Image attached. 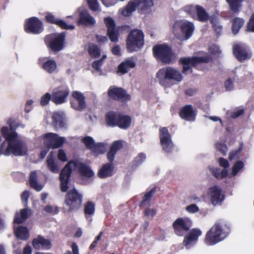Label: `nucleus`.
I'll return each instance as SVG.
<instances>
[{
  "instance_id": "obj_1",
  "label": "nucleus",
  "mask_w": 254,
  "mask_h": 254,
  "mask_svg": "<svg viewBox=\"0 0 254 254\" xmlns=\"http://www.w3.org/2000/svg\"><path fill=\"white\" fill-rule=\"evenodd\" d=\"M1 133L5 141L0 145V156H6L11 154L15 156H22L27 155L28 148L26 143L18 138V133L14 130L9 129L7 127H2Z\"/></svg>"
},
{
  "instance_id": "obj_2",
  "label": "nucleus",
  "mask_w": 254,
  "mask_h": 254,
  "mask_svg": "<svg viewBox=\"0 0 254 254\" xmlns=\"http://www.w3.org/2000/svg\"><path fill=\"white\" fill-rule=\"evenodd\" d=\"M74 169H77L82 176L86 178H90L94 175L92 170L84 164L76 161L69 162L62 170L60 174L61 190L62 191H66L69 187L68 179L71 171Z\"/></svg>"
},
{
  "instance_id": "obj_3",
  "label": "nucleus",
  "mask_w": 254,
  "mask_h": 254,
  "mask_svg": "<svg viewBox=\"0 0 254 254\" xmlns=\"http://www.w3.org/2000/svg\"><path fill=\"white\" fill-rule=\"evenodd\" d=\"M194 29L193 23L188 21H177L173 28L176 38L182 41L189 39L192 36Z\"/></svg>"
},
{
  "instance_id": "obj_4",
  "label": "nucleus",
  "mask_w": 254,
  "mask_h": 254,
  "mask_svg": "<svg viewBox=\"0 0 254 254\" xmlns=\"http://www.w3.org/2000/svg\"><path fill=\"white\" fill-rule=\"evenodd\" d=\"M156 77L162 85H164L165 80H173L180 82L183 79L180 72L171 67L160 69L156 73Z\"/></svg>"
},
{
  "instance_id": "obj_5",
  "label": "nucleus",
  "mask_w": 254,
  "mask_h": 254,
  "mask_svg": "<svg viewBox=\"0 0 254 254\" xmlns=\"http://www.w3.org/2000/svg\"><path fill=\"white\" fill-rule=\"evenodd\" d=\"M129 1L126 7L122 11V14L125 16H129L132 12L138 8L140 12L150 8L153 5L152 0H133Z\"/></svg>"
},
{
  "instance_id": "obj_6",
  "label": "nucleus",
  "mask_w": 254,
  "mask_h": 254,
  "mask_svg": "<svg viewBox=\"0 0 254 254\" xmlns=\"http://www.w3.org/2000/svg\"><path fill=\"white\" fill-rule=\"evenodd\" d=\"M144 44L143 32L139 30H132L128 36L127 40V48L129 52L136 51Z\"/></svg>"
},
{
  "instance_id": "obj_7",
  "label": "nucleus",
  "mask_w": 254,
  "mask_h": 254,
  "mask_svg": "<svg viewBox=\"0 0 254 254\" xmlns=\"http://www.w3.org/2000/svg\"><path fill=\"white\" fill-rule=\"evenodd\" d=\"M210 61V57L209 56L204 57H192L181 58L180 62L183 65L182 73L187 74L189 72L191 73L192 70L191 66H195L201 63H208Z\"/></svg>"
},
{
  "instance_id": "obj_8",
  "label": "nucleus",
  "mask_w": 254,
  "mask_h": 254,
  "mask_svg": "<svg viewBox=\"0 0 254 254\" xmlns=\"http://www.w3.org/2000/svg\"><path fill=\"white\" fill-rule=\"evenodd\" d=\"M226 236L221 226L215 223L206 234L205 242L207 245H214L222 241Z\"/></svg>"
},
{
  "instance_id": "obj_9",
  "label": "nucleus",
  "mask_w": 254,
  "mask_h": 254,
  "mask_svg": "<svg viewBox=\"0 0 254 254\" xmlns=\"http://www.w3.org/2000/svg\"><path fill=\"white\" fill-rule=\"evenodd\" d=\"M23 27L25 32L33 35L39 34L44 29L42 21L35 16L26 19L24 22Z\"/></svg>"
},
{
  "instance_id": "obj_10",
  "label": "nucleus",
  "mask_w": 254,
  "mask_h": 254,
  "mask_svg": "<svg viewBox=\"0 0 254 254\" xmlns=\"http://www.w3.org/2000/svg\"><path fill=\"white\" fill-rule=\"evenodd\" d=\"M154 56L161 62L170 64L173 61V55L169 47L166 45H156L153 48Z\"/></svg>"
},
{
  "instance_id": "obj_11",
  "label": "nucleus",
  "mask_w": 254,
  "mask_h": 254,
  "mask_svg": "<svg viewBox=\"0 0 254 254\" xmlns=\"http://www.w3.org/2000/svg\"><path fill=\"white\" fill-rule=\"evenodd\" d=\"M82 198V195L73 188L66 194L65 203L70 209H77L81 204Z\"/></svg>"
},
{
  "instance_id": "obj_12",
  "label": "nucleus",
  "mask_w": 254,
  "mask_h": 254,
  "mask_svg": "<svg viewBox=\"0 0 254 254\" xmlns=\"http://www.w3.org/2000/svg\"><path fill=\"white\" fill-rule=\"evenodd\" d=\"M191 225V221L188 218H178L173 223L175 232L178 236H183L185 234Z\"/></svg>"
},
{
  "instance_id": "obj_13",
  "label": "nucleus",
  "mask_w": 254,
  "mask_h": 254,
  "mask_svg": "<svg viewBox=\"0 0 254 254\" xmlns=\"http://www.w3.org/2000/svg\"><path fill=\"white\" fill-rule=\"evenodd\" d=\"M160 139L163 149L166 152H170L173 148V143L167 127H161L160 130Z\"/></svg>"
},
{
  "instance_id": "obj_14",
  "label": "nucleus",
  "mask_w": 254,
  "mask_h": 254,
  "mask_svg": "<svg viewBox=\"0 0 254 254\" xmlns=\"http://www.w3.org/2000/svg\"><path fill=\"white\" fill-rule=\"evenodd\" d=\"M64 33L62 32L60 34H56L54 37L51 39L49 46L53 52H58L64 48Z\"/></svg>"
},
{
  "instance_id": "obj_15",
  "label": "nucleus",
  "mask_w": 254,
  "mask_h": 254,
  "mask_svg": "<svg viewBox=\"0 0 254 254\" xmlns=\"http://www.w3.org/2000/svg\"><path fill=\"white\" fill-rule=\"evenodd\" d=\"M108 95L110 98L121 101H128L130 99L129 95L121 88L111 87L108 90Z\"/></svg>"
},
{
  "instance_id": "obj_16",
  "label": "nucleus",
  "mask_w": 254,
  "mask_h": 254,
  "mask_svg": "<svg viewBox=\"0 0 254 254\" xmlns=\"http://www.w3.org/2000/svg\"><path fill=\"white\" fill-rule=\"evenodd\" d=\"M68 94L69 91L66 88L56 90L54 92L52 96L49 94V101L52 100L56 104H63L66 102Z\"/></svg>"
},
{
  "instance_id": "obj_17",
  "label": "nucleus",
  "mask_w": 254,
  "mask_h": 254,
  "mask_svg": "<svg viewBox=\"0 0 254 254\" xmlns=\"http://www.w3.org/2000/svg\"><path fill=\"white\" fill-rule=\"evenodd\" d=\"M104 22L107 27V35L112 42H117L118 41V33L115 29V21L111 17L104 19Z\"/></svg>"
},
{
  "instance_id": "obj_18",
  "label": "nucleus",
  "mask_w": 254,
  "mask_h": 254,
  "mask_svg": "<svg viewBox=\"0 0 254 254\" xmlns=\"http://www.w3.org/2000/svg\"><path fill=\"white\" fill-rule=\"evenodd\" d=\"M72 97L74 100L71 102L72 108L78 111H81L86 108L85 97L81 93L76 91H74L72 93Z\"/></svg>"
},
{
  "instance_id": "obj_19",
  "label": "nucleus",
  "mask_w": 254,
  "mask_h": 254,
  "mask_svg": "<svg viewBox=\"0 0 254 254\" xmlns=\"http://www.w3.org/2000/svg\"><path fill=\"white\" fill-rule=\"evenodd\" d=\"M233 53L237 59L241 62L249 59L252 57V54L243 45H235L233 47Z\"/></svg>"
},
{
  "instance_id": "obj_20",
  "label": "nucleus",
  "mask_w": 254,
  "mask_h": 254,
  "mask_svg": "<svg viewBox=\"0 0 254 254\" xmlns=\"http://www.w3.org/2000/svg\"><path fill=\"white\" fill-rule=\"evenodd\" d=\"M208 194L211 198V201L213 205L220 204L224 199V196L221 192V189L217 186L210 188Z\"/></svg>"
},
{
  "instance_id": "obj_21",
  "label": "nucleus",
  "mask_w": 254,
  "mask_h": 254,
  "mask_svg": "<svg viewBox=\"0 0 254 254\" xmlns=\"http://www.w3.org/2000/svg\"><path fill=\"white\" fill-rule=\"evenodd\" d=\"M79 20L78 23L85 26H91L95 24V20L88 13L87 10L80 7L78 9Z\"/></svg>"
},
{
  "instance_id": "obj_22",
  "label": "nucleus",
  "mask_w": 254,
  "mask_h": 254,
  "mask_svg": "<svg viewBox=\"0 0 254 254\" xmlns=\"http://www.w3.org/2000/svg\"><path fill=\"white\" fill-rule=\"evenodd\" d=\"M52 120L55 127L63 128H67L65 116L63 112H55L52 116Z\"/></svg>"
},
{
  "instance_id": "obj_23",
  "label": "nucleus",
  "mask_w": 254,
  "mask_h": 254,
  "mask_svg": "<svg viewBox=\"0 0 254 254\" xmlns=\"http://www.w3.org/2000/svg\"><path fill=\"white\" fill-rule=\"evenodd\" d=\"M65 141L66 138L65 137H60L56 133L49 132V148H59Z\"/></svg>"
},
{
  "instance_id": "obj_24",
  "label": "nucleus",
  "mask_w": 254,
  "mask_h": 254,
  "mask_svg": "<svg viewBox=\"0 0 254 254\" xmlns=\"http://www.w3.org/2000/svg\"><path fill=\"white\" fill-rule=\"evenodd\" d=\"M201 231L198 229H192L188 234L187 236L185 237L183 241L184 245L187 247L190 244H191L193 242L197 241L199 236L201 235Z\"/></svg>"
},
{
  "instance_id": "obj_25",
  "label": "nucleus",
  "mask_w": 254,
  "mask_h": 254,
  "mask_svg": "<svg viewBox=\"0 0 254 254\" xmlns=\"http://www.w3.org/2000/svg\"><path fill=\"white\" fill-rule=\"evenodd\" d=\"M31 214V210L28 208H24L20 210L19 213L15 214L13 223L20 224L24 222Z\"/></svg>"
},
{
  "instance_id": "obj_26",
  "label": "nucleus",
  "mask_w": 254,
  "mask_h": 254,
  "mask_svg": "<svg viewBox=\"0 0 254 254\" xmlns=\"http://www.w3.org/2000/svg\"><path fill=\"white\" fill-rule=\"evenodd\" d=\"M122 147L123 143L121 140H116L113 142L110 147V151L107 155V158L111 163L114 161L115 155Z\"/></svg>"
},
{
  "instance_id": "obj_27",
  "label": "nucleus",
  "mask_w": 254,
  "mask_h": 254,
  "mask_svg": "<svg viewBox=\"0 0 254 254\" xmlns=\"http://www.w3.org/2000/svg\"><path fill=\"white\" fill-rule=\"evenodd\" d=\"M180 115L181 118L187 121H194L195 113L191 105H186L181 110Z\"/></svg>"
},
{
  "instance_id": "obj_28",
  "label": "nucleus",
  "mask_w": 254,
  "mask_h": 254,
  "mask_svg": "<svg viewBox=\"0 0 254 254\" xmlns=\"http://www.w3.org/2000/svg\"><path fill=\"white\" fill-rule=\"evenodd\" d=\"M14 234L17 239L26 241L29 237L30 234L28 229L25 226H18L14 230Z\"/></svg>"
},
{
  "instance_id": "obj_29",
  "label": "nucleus",
  "mask_w": 254,
  "mask_h": 254,
  "mask_svg": "<svg viewBox=\"0 0 254 254\" xmlns=\"http://www.w3.org/2000/svg\"><path fill=\"white\" fill-rule=\"evenodd\" d=\"M135 65V63L132 58H128L122 62L118 66V71L123 74L127 72L129 69Z\"/></svg>"
},
{
  "instance_id": "obj_30",
  "label": "nucleus",
  "mask_w": 254,
  "mask_h": 254,
  "mask_svg": "<svg viewBox=\"0 0 254 254\" xmlns=\"http://www.w3.org/2000/svg\"><path fill=\"white\" fill-rule=\"evenodd\" d=\"M135 65V63L132 58H128L122 62L118 66V71L123 74L127 72L129 69Z\"/></svg>"
},
{
  "instance_id": "obj_31",
  "label": "nucleus",
  "mask_w": 254,
  "mask_h": 254,
  "mask_svg": "<svg viewBox=\"0 0 254 254\" xmlns=\"http://www.w3.org/2000/svg\"><path fill=\"white\" fill-rule=\"evenodd\" d=\"M135 65V63L132 58H128L122 62L118 66V71L123 74L127 72L129 69Z\"/></svg>"
},
{
  "instance_id": "obj_32",
  "label": "nucleus",
  "mask_w": 254,
  "mask_h": 254,
  "mask_svg": "<svg viewBox=\"0 0 254 254\" xmlns=\"http://www.w3.org/2000/svg\"><path fill=\"white\" fill-rule=\"evenodd\" d=\"M29 181L31 188L38 191L42 190L43 186L38 183V176L36 171H32L30 173Z\"/></svg>"
},
{
  "instance_id": "obj_33",
  "label": "nucleus",
  "mask_w": 254,
  "mask_h": 254,
  "mask_svg": "<svg viewBox=\"0 0 254 254\" xmlns=\"http://www.w3.org/2000/svg\"><path fill=\"white\" fill-rule=\"evenodd\" d=\"M49 22L55 24L63 29H73L72 25H67L65 21L55 17L52 14L49 13Z\"/></svg>"
},
{
  "instance_id": "obj_34",
  "label": "nucleus",
  "mask_w": 254,
  "mask_h": 254,
  "mask_svg": "<svg viewBox=\"0 0 254 254\" xmlns=\"http://www.w3.org/2000/svg\"><path fill=\"white\" fill-rule=\"evenodd\" d=\"M114 167L112 163H107L100 170L98 175L101 178L111 176L113 174Z\"/></svg>"
},
{
  "instance_id": "obj_35",
  "label": "nucleus",
  "mask_w": 254,
  "mask_h": 254,
  "mask_svg": "<svg viewBox=\"0 0 254 254\" xmlns=\"http://www.w3.org/2000/svg\"><path fill=\"white\" fill-rule=\"evenodd\" d=\"M119 115L114 112H110L107 114L106 118L108 125L111 127L118 126Z\"/></svg>"
},
{
  "instance_id": "obj_36",
  "label": "nucleus",
  "mask_w": 254,
  "mask_h": 254,
  "mask_svg": "<svg viewBox=\"0 0 254 254\" xmlns=\"http://www.w3.org/2000/svg\"><path fill=\"white\" fill-rule=\"evenodd\" d=\"M196 13L197 14L196 15V17L195 19H197L201 22H206L210 18L205 9L201 6L199 5V6H197V10Z\"/></svg>"
},
{
  "instance_id": "obj_37",
  "label": "nucleus",
  "mask_w": 254,
  "mask_h": 254,
  "mask_svg": "<svg viewBox=\"0 0 254 254\" xmlns=\"http://www.w3.org/2000/svg\"><path fill=\"white\" fill-rule=\"evenodd\" d=\"M212 175L217 179H222L228 175V172L226 169L211 168L210 169Z\"/></svg>"
},
{
  "instance_id": "obj_38",
  "label": "nucleus",
  "mask_w": 254,
  "mask_h": 254,
  "mask_svg": "<svg viewBox=\"0 0 254 254\" xmlns=\"http://www.w3.org/2000/svg\"><path fill=\"white\" fill-rule=\"evenodd\" d=\"M32 245L34 249L39 250L41 247L48 245V240L39 235L32 240Z\"/></svg>"
},
{
  "instance_id": "obj_39",
  "label": "nucleus",
  "mask_w": 254,
  "mask_h": 254,
  "mask_svg": "<svg viewBox=\"0 0 254 254\" xmlns=\"http://www.w3.org/2000/svg\"><path fill=\"white\" fill-rule=\"evenodd\" d=\"M118 127L122 128H127L130 126L131 118L127 116L119 115Z\"/></svg>"
},
{
  "instance_id": "obj_40",
  "label": "nucleus",
  "mask_w": 254,
  "mask_h": 254,
  "mask_svg": "<svg viewBox=\"0 0 254 254\" xmlns=\"http://www.w3.org/2000/svg\"><path fill=\"white\" fill-rule=\"evenodd\" d=\"M244 23V20L241 18L236 17L233 19L232 30L234 34H236L239 32Z\"/></svg>"
},
{
  "instance_id": "obj_41",
  "label": "nucleus",
  "mask_w": 254,
  "mask_h": 254,
  "mask_svg": "<svg viewBox=\"0 0 254 254\" xmlns=\"http://www.w3.org/2000/svg\"><path fill=\"white\" fill-rule=\"evenodd\" d=\"M197 6L199 5H187L182 7V10L190 15L192 18L195 19Z\"/></svg>"
},
{
  "instance_id": "obj_42",
  "label": "nucleus",
  "mask_w": 254,
  "mask_h": 254,
  "mask_svg": "<svg viewBox=\"0 0 254 254\" xmlns=\"http://www.w3.org/2000/svg\"><path fill=\"white\" fill-rule=\"evenodd\" d=\"M244 0H226L229 3L231 10L234 13L239 11V8L241 7V2Z\"/></svg>"
},
{
  "instance_id": "obj_43",
  "label": "nucleus",
  "mask_w": 254,
  "mask_h": 254,
  "mask_svg": "<svg viewBox=\"0 0 254 254\" xmlns=\"http://www.w3.org/2000/svg\"><path fill=\"white\" fill-rule=\"evenodd\" d=\"M88 52L91 56L98 58L100 55V50L98 47L94 44H90L88 46Z\"/></svg>"
},
{
  "instance_id": "obj_44",
  "label": "nucleus",
  "mask_w": 254,
  "mask_h": 254,
  "mask_svg": "<svg viewBox=\"0 0 254 254\" xmlns=\"http://www.w3.org/2000/svg\"><path fill=\"white\" fill-rule=\"evenodd\" d=\"M106 144L104 143H97L95 144L91 150L93 152L96 154H103L106 149Z\"/></svg>"
},
{
  "instance_id": "obj_45",
  "label": "nucleus",
  "mask_w": 254,
  "mask_h": 254,
  "mask_svg": "<svg viewBox=\"0 0 254 254\" xmlns=\"http://www.w3.org/2000/svg\"><path fill=\"white\" fill-rule=\"evenodd\" d=\"M81 141L85 144L87 148L90 149L91 150L96 144L93 138L90 136H86L83 138Z\"/></svg>"
},
{
  "instance_id": "obj_46",
  "label": "nucleus",
  "mask_w": 254,
  "mask_h": 254,
  "mask_svg": "<svg viewBox=\"0 0 254 254\" xmlns=\"http://www.w3.org/2000/svg\"><path fill=\"white\" fill-rule=\"evenodd\" d=\"M210 22L212 25L214 30L217 34H220L222 31V26L216 18H211Z\"/></svg>"
},
{
  "instance_id": "obj_47",
  "label": "nucleus",
  "mask_w": 254,
  "mask_h": 254,
  "mask_svg": "<svg viewBox=\"0 0 254 254\" xmlns=\"http://www.w3.org/2000/svg\"><path fill=\"white\" fill-rule=\"evenodd\" d=\"M95 210L94 204L91 202H88L84 206V212L86 215L92 214Z\"/></svg>"
},
{
  "instance_id": "obj_48",
  "label": "nucleus",
  "mask_w": 254,
  "mask_h": 254,
  "mask_svg": "<svg viewBox=\"0 0 254 254\" xmlns=\"http://www.w3.org/2000/svg\"><path fill=\"white\" fill-rule=\"evenodd\" d=\"M156 192V189L155 188H152L150 191L147 192L144 195L143 199L140 203V206H142L146 201H149L153 196V195Z\"/></svg>"
},
{
  "instance_id": "obj_49",
  "label": "nucleus",
  "mask_w": 254,
  "mask_h": 254,
  "mask_svg": "<svg viewBox=\"0 0 254 254\" xmlns=\"http://www.w3.org/2000/svg\"><path fill=\"white\" fill-rule=\"evenodd\" d=\"M244 164L242 161H238L234 165L232 168V175L235 176L238 172L243 168Z\"/></svg>"
},
{
  "instance_id": "obj_50",
  "label": "nucleus",
  "mask_w": 254,
  "mask_h": 254,
  "mask_svg": "<svg viewBox=\"0 0 254 254\" xmlns=\"http://www.w3.org/2000/svg\"><path fill=\"white\" fill-rule=\"evenodd\" d=\"M244 113L243 109H240L237 110H235L234 111H228L227 112V115L231 117L233 119H236L241 115H242Z\"/></svg>"
},
{
  "instance_id": "obj_51",
  "label": "nucleus",
  "mask_w": 254,
  "mask_h": 254,
  "mask_svg": "<svg viewBox=\"0 0 254 254\" xmlns=\"http://www.w3.org/2000/svg\"><path fill=\"white\" fill-rule=\"evenodd\" d=\"M90 9L93 11H97L99 9V4L97 0H86Z\"/></svg>"
},
{
  "instance_id": "obj_52",
  "label": "nucleus",
  "mask_w": 254,
  "mask_h": 254,
  "mask_svg": "<svg viewBox=\"0 0 254 254\" xmlns=\"http://www.w3.org/2000/svg\"><path fill=\"white\" fill-rule=\"evenodd\" d=\"M106 58V56L103 55L100 60L95 61L92 63V67L96 70L99 71L100 70V67L103 64V61Z\"/></svg>"
},
{
  "instance_id": "obj_53",
  "label": "nucleus",
  "mask_w": 254,
  "mask_h": 254,
  "mask_svg": "<svg viewBox=\"0 0 254 254\" xmlns=\"http://www.w3.org/2000/svg\"><path fill=\"white\" fill-rule=\"evenodd\" d=\"M146 159V156L145 154L143 153H139L137 156H136L134 160V162L135 163V165L138 166L141 164Z\"/></svg>"
},
{
  "instance_id": "obj_54",
  "label": "nucleus",
  "mask_w": 254,
  "mask_h": 254,
  "mask_svg": "<svg viewBox=\"0 0 254 254\" xmlns=\"http://www.w3.org/2000/svg\"><path fill=\"white\" fill-rule=\"evenodd\" d=\"M216 148L223 155H226L227 151V147L225 144L222 143H218L216 144Z\"/></svg>"
},
{
  "instance_id": "obj_55",
  "label": "nucleus",
  "mask_w": 254,
  "mask_h": 254,
  "mask_svg": "<svg viewBox=\"0 0 254 254\" xmlns=\"http://www.w3.org/2000/svg\"><path fill=\"white\" fill-rule=\"evenodd\" d=\"M38 64L43 69L48 71V58H40Z\"/></svg>"
},
{
  "instance_id": "obj_56",
  "label": "nucleus",
  "mask_w": 254,
  "mask_h": 254,
  "mask_svg": "<svg viewBox=\"0 0 254 254\" xmlns=\"http://www.w3.org/2000/svg\"><path fill=\"white\" fill-rule=\"evenodd\" d=\"M49 169H50L52 172L56 173L59 171V168L57 164L55 163H53L50 159H49Z\"/></svg>"
},
{
  "instance_id": "obj_57",
  "label": "nucleus",
  "mask_w": 254,
  "mask_h": 254,
  "mask_svg": "<svg viewBox=\"0 0 254 254\" xmlns=\"http://www.w3.org/2000/svg\"><path fill=\"white\" fill-rule=\"evenodd\" d=\"M57 67L56 62L53 60H49V73L54 71Z\"/></svg>"
},
{
  "instance_id": "obj_58",
  "label": "nucleus",
  "mask_w": 254,
  "mask_h": 254,
  "mask_svg": "<svg viewBox=\"0 0 254 254\" xmlns=\"http://www.w3.org/2000/svg\"><path fill=\"white\" fill-rule=\"evenodd\" d=\"M248 30L254 32V13L252 15L248 24Z\"/></svg>"
},
{
  "instance_id": "obj_59",
  "label": "nucleus",
  "mask_w": 254,
  "mask_h": 254,
  "mask_svg": "<svg viewBox=\"0 0 254 254\" xmlns=\"http://www.w3.org/2000/svg\"><path fill=\"white\" fill-rule=\"evenodd\" d=\"M209 52L212 54L219 55L221 53V51L219 47L216 45H212L209 47Z\"/></svg>"
},
{
  "instance_id": "obj_60",
  "label": "nucleus",
  "mask_w": 254,
  "mask_h": 254,
  "mask_svg": "<svg viewBox=\"0 0 254 254\" xmlns=\"http://www.w3.org/2000/svg\"><path fill=\"white\" fill-rule=\"evenodd\" d=\"M7 123L9 125L10 130L12 131H15L16 129L19 127V125L16 124L15 121L12 119H9Z\"/></svg>"
},
{
  "instance_id": "obj_61",
  "label": "nucleus",
  "mask_w": 254,
  "mask_h": 254,
  "mask_svg": "<svg viewBox=\"0 0 254 254\" xmlns=\"http://www.w3.org/2000/svg\"><path fill=\"white\" fill-rule=\"evenodd\" d=\"M218 162L220 166L224 168L223 169H227V168L229 166L228 161L223 158H219L218 159Z\"/></svg>"
},
{
  "instance_id": "obj_62",
  "label": "nucleus",
  "mask_w": 254,
  "mask_h": 254,
  "mask_svg": "<svg viewBox=\"0 0 254 254\" xmlns=\"http://www.w3.org/2000/svg\"><path fill=\"white\" fill-rule=\"evenodd\" d=\"M198 207L195 204H190L186 207V210L190 213H195L198 211Z\"/></svg>"
},
{
  "instance_id": "obj_63",
  "label": "nucleus",
  "mask_w": 254,
  "mask_h": 254,
  "mask_svg": "<svg viewBox=\"0 0 254 254\" xmlns=\"http://www.w3.org/2000/svg\"><path fill=\"white\" fill-rule=\"evenodd\" d=\"M225 87L227 91L232 90L234 88L233 82L231 79H227L225 82Z\"/></svg>"
},
{
  "instance_id": "obj_64",
  "label": "nucleus",
  "mask_w": 254,
  "mask_h": 254,
  "mask_svg": "<svg viewBox=\"0 0 254 254\" xmlns=\"http://www.w3.org/2000/svg\"><path fill=\"white\" fill-rule=\"evenodd\" d=\"M29 197V192L28 190H24L21 195V199L22 202L26 203Z\"/></svg>"
}]
</instances>
